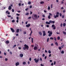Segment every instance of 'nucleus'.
Segmentation results:
<instances>
[{
    "instance_id": "nucleus-1",
    "label": "nucleus",
    "mask_w": 66,
    "mask_h": 66,
    "mask_svg": "<svg viewBox=\"0 0 66 66\" xmlns=\"http://www.w3.org/2000/svg\"><path fill=\"white\" fill-rule=\"evenodd\" d=\"M24 47H23V49L24 50H25L26 49H27V50H29V46L25 44L24 45Z\"/></svg>"
},
{
    "instance_id": "nucleus-2",
    "label": "nucleus",
    "mask_w": 66,
    "mask_h": 66,
    "mask_svg": "<svg viewBox=\"0 0 66 66\" xmlns=\"http://www.w3.org/2000/svg\"><path fill=\"white\" fill-rule=\"evenodd\" d=\"M37 17V15L36 14H35L34 15V16H32V18L34 19V20H36V18Z\"/></svg>"
},
{
    "instance_id": "nucleus-3",
    "label": "nucleus",
    "mask_w": 66,
    "mask_h": 66,
    "mask_svg": "<svg viewBox=\"0 0 66 66\" xmlns=\"http://www.w3.org/2000/svg\"><path fill=\"white\" fill-rule=\"evenodd\" d=\"M39 58L37 60H36V58L34 59V61H35V62L36 63H37L39 61Z\"/></svg>"
},
{
    "instance_id": "nucleus-4",
    "label": "nucleus",
    "mask_w": 66,
    "mask_h": 66,
    "mask_svg": "<svg viewBox=\"0 0 66 66\" xmlns=\"http://www.w3.org/2000/svg\"><path fill=\"white\" fill-rule=\"evenodd\" d=\"M43 36H46V32H45V31H43Z\"/></svg>"
},
{
    "instance_id": "nucleus-5",
    "label": "nucleus",
    "mask_w": 66,
    "mask_h": 66,
    "mask_svg": "<svg viewBox=\"0 0 66 66\" xmlns=\"http://www.w3.org/2000/svg\"><path fill=\"white\" fill-rule=\"evenodd\" d=\"M52 32L51 31L48 34V36H51L52 35Z\"/></svg>"
},
{
    "instance_id": "nucleus-6",
    "label": "nucleus",
    "mask_w": 66,
    "mask_h": 66,
    "mask_svg": "<svg viewBox=\"0 0 66 66\" xmlns=\"http://www.w3.org/2000/svg\"><path fill=\"white\" fill-rule=\"evenodd\" d=\"M59 15H56V16L55 15L54 16V18H57V17H59Z\"/></svg>"
},
{
    "instance_id": "nucleus-7",
    "label": "nucleus",
    "mask_w": 66,
    "mask_h": 66,
    "mask_svg": "<svg viewBox=\"0 0 66 66\" xmlns=\"http://www.w3.org/2000/svg\"><path fill=\"white\" fill-rule=\"evenodd\" d=\"M10 29L12 32H15V30H14V29L13 28H11Z\"/></svg>"
},
{
    "instance_id": "nucleus-8",
    "label": "nucleus",
    "mask_w": 66,
    "mask_h": 66,
    "mask_svg": "<svg viewBox=\"0 0 66 66\" xmlns=\"http://www.w3.org/2000/svg\"><path fill=\"white\" fill-rule=\"evenodd\" d=\"M19 65V63L18 62H17L15 63V65L16 66H18V65Z\"/></svg>"
},
{
    "instance_id": "nucleus-9",
    "label": "nucleus",
    "mask_w": 66,
    "mask_h": 66,
    "mask_svg": "<svg viewBox=\"0 0 66 66\" xmlns=\"http://www.w3.org/2000/svg\"><path fill=\"white\" fill-rule=\"evenodd\" d=\"M26 27H27V28H29V27H30V24H28L26 25Z\"/></svg>"
},
{
    "instance_id": "nucleus-10",
    "label": "nucleus",
    "mask_w": 66,
    "mask_h": 66,
    "mask_svg": "<svg viewBox=\"0 0 66 66\" xmlns=\"http://www.w3.org/2000/svg\"><path fill=\"white\" fill-rule=\"evenodd\" d=\"M37 49V46H34V49L35 50H36V49Z\"/></svg>"
},
{
    "instance_id": "nucleus-11",
    "label": "nucleus",
    "mask_w": 66,
    "mask_h": 66,
    "mask_svg": "<svg viewBox=\"0 0 66 66\" xmlns=\"http://www.w3.org/2000/svg\"><path fill=\"white\" fill-rule=\"evenodd\" d=\"M20 57H22L23 56V54H21L20 55Z\"/></svg>"
},
{
    "instance_id": "nucleus-12",
    "label": "nucleus",
    "mask_w": 66,
    "mask_h": 66,
    "mask_svg": "<svg viewBox=\"0 0 66 66\" xmlns=\"http://www.w3.org/2000/svg\"><path fill=\"white\" fill-rule=\"evenodd\" d=\"M8 9L9 10H11V9H12V7L11 6H9Z\"/></svg>"
},
{
    "instance_id": "nucleus-13",
    "label": "nucleus",
    "mask_w": 66,
    "mask_h": 66,
    "mask_svg": "<svg viewBox=\"0 0 66 66\" xmlns=\"http://www.w3.org/2000/svg\"><path fill=\"white\" fill-rule=\"evenodd\" d=\"M19 32V29H17L16 31V33H18Z\"/></svg>"
},
{
    "instance_id": "nucleus-14",
    "label": "nucleus",
    "mask_w": 66,
    "mask_h": 66,
    "mask_svg": "<svg viewBox=\"0 0 66 66\" xmlns=\"http://www.w3.org/2000/svg\"><path fill=\"white\" fill-rule=\"evenodd\" d=\"M10 42L8 40H6V44H9Z\"/></svg>"
},
{
    "instance_id": "nucleus-15",
    "label": "nucleus",
    "mask_w": 66,
    "mask_h": 66,
    "mask_svg": "<svg viewBox=\"0 0 66 66\" xmlns=\"http://www.w3.org/2000/svg\"><path fill=\"white\" fill-rule=\"evenodd\" d=\"M63 33L64 35H66V32H65L63 31Z\"/></svg>"
},
{
    "instance_id": "nucleus-16",
    "label": "nucleus",
    "mask_w": 66,
    "mask_h": 66,
    "mask_svg": "<svg viewBox=\"0 0 66 66\" xmlns=\"http://www.w3.org/2000/svg\"><path fill=\"white\" fill-rule=\"evenodd\" d=\"M38 33L40 35H42V33L40 32H38Z\"/></svg>"
},
{
    "instance_id": "nucleus-17",
    "label": "nucleus",
    "mask_w": 66,
    "mask_h": 66,
    "mask_svg": "<svg viewBox=\"0 0 66 66\" xmlns=\"http://www.w3.org/2000/svg\"><path fill=\"white\" fill-rule=\"evenodd\" d=\"M55 25L53 24L52 25V28H53L55 27Z\"/></svg>"
},
{
    "instance_id": "nucleus-18",
    "label": "nucleus",
    "mask_w": 66,
    "mask_h": 66,
    "mask_svg": "<svg viewBox=\"0 0 66 66\" xmlns=\"http://www.w3.org/2000/svg\"><path fill=\"white\" fill-rule=\"evenodd\" d=\"M46 24H50V23L48 21L46 22Z\"/></svg>"
},
{
    "instance_id": "nucleus-19",
    "label": "nucleus",
    "mask_w": 66,
    "mask_h": 66,
    "mask_svg": "<svg viewBox=\"0 0 66 66\" xmlns=\"http://www.w3.org/2000/svg\"><path fill=\"white\" fill-rule=\"evenodd\" d=\"M55 44L57 46H58V43L56 42L55 43Z\"/></svg>"
},
{
    "instance_id": "nucleus-20",
    "label": "nucleus",
    "mask_w": 66,
    "mask_h": 66,
    "mask_svg": "<svg viewBox=\"0 0 66 66\" xmlns=\"http://www.w3.org/2000/svg\"><path fill=\"white\" fill-rule=\"evenodd\" d=\"M63 26L64 27H65V26H66V23H63Z\"/></svg>"
},
{
    "instance_id": "nucleus-21",
    "label": "nucleus",
    "mask_w": 66,
    "mask_h": 66,
    "mask_svg": "<svg viewBox=\"0 0 66 66\" xmlns=\"http://www.w3.org/2000/svg\"><path fill=\"white\" fill-rule=\"evenodd\" d=\"M23 65H26V62H23Z\"/></svg>"
},
{
    "instance_id": "nucleus-22",
    "label": "nucleus",
    "mask_w": 66,
    "mask_h": 66,
    "mask_svg": "<svg viewBox=\"0 0 66 66\" xmlns=\"http://www.w3.org/2000/svg\"><path fill=\"white\" fill-rule=\"evenodd\" d=\"M44 2L43 1H42L41 2H40V4H44Z\"/></svg>"
},
{
    "instance_id": "nucleus-23",
    "label": "nucleus",
    "mask_w": 66,
    "mask_h": 66,
    "mask_svg": "<svg viewBox=\"0 0 66 66\" xmlns=\"http://www.w3.org/2000/svg\"><path fill=\"white\" fill-rule=\"evenodd\" d=\"M61 53L62 54H64V51H62L61 52Z\"/></svg>"
},
{
    "instance_id": "nucleus-24",
    "label": "nucleus",
    "mask_w": 66,
    "mask_h": 66,
    "mask_svg": "<svg viewBox=\"0 0 66 66\" xmlns=\"http://www.w3.org/2000/svg\"><path fill=\"white\" fill-rule=\"evenodd\" d=\"M48 19H50V18H51V16H50V15H49L48 16Z\"/></svg>"
},
{
    "instance_id": "nucleus-25",
    "label": "nucleus",
    "mask_w": 66,
    "mask_h": 66,
    "mask_svg": "<svg viewBox=\"0 0 66 66\" xmlns=\"http://www.w3.org/2000/svg\"><path fill=\"white\" fill-rule=\"evenodd\" d=\"M52 21L51 20H50L49 21V22L50 23H50H52Z\"/></svg>"
},
{
    "instance_id": "nucleus-26",
    "label": "nucleus",
    "mask_w": 66,
    "mask_h": 66,
    "mask_svg": "<svg viewBox=\"0 0 66 66\" xmlns=\"http://www.w3.org/2000/svg\"><path fill=\"white\" fill-rule=\"evenodd\" d=\"M31 42L32 43H33V38H31Z\"/></svg>"
},
{
    "instance_id": "nucleus-27",
    "label": "nucleus",
    "mask_w": 66,
    "mask_h": 66,
    "mask_svg": "<svg viewBox=\"0 0 66 66\" xmlns=\"http://www.w3.org/2000/svg\"><path fill=\"white\" fill-rule=\"evenodd\" d=\"M31 2L29 1L28 2V4H31Z\"/></svg>"
},
{
    "instance_id": "nucleus-28",
    "label": "nucleus",
    "mask_w": 66,
    "mask_h": 66,
    "mask_svg": "<svg viewBox=\"0 0 66 66\" xmlns=\"http://www.w3.org/2000/svg\"><path fill=\"white\" fill-rule=\"evenodd\" d=\"M60 37H58L57 38V40H60Z\"/></svg>"
},
{
    "instance_id": "nucleus-29",
    "label": "nucleus",
    "mask_w": 66,
    "mask_h": 66,
    "mask_svg": "<svg viewBox=\"0 0 66 66\" xmlns=\"http://www.w3.org/2000/svg\"><path fill=\"white\" fill-rule=\"evenodd\" d=\"M54 39L55 40H56V38L55 37H54Z\"/></svg>"
},
{
    "instance_id": "nucleus-30",
    "label": "nucleus",
    "mask_w": 66,
    "mask_h": 66,
    "mask_svg": "<svg viewBox=\"0 0 66 66\" xmlns=\"http://www.w3.org/2000/svg\"><path fill=\"white\" fill-rule=\"evenodd\" d=\"M49 38H48L47 40V42H49Z\"/></svg>"
},
{
    "instance_id": "nucleus-31",
    "label": "nucleus",
    "mask_w": 66,
    "mask_h": 66,
    "mask_svg": "<svg viewBox=\"0 0 66 66\" xmlns=\"http://www.w3.org/2000/svg\"><path fill=\"white\" fill-rule=\"evenodd\" d=\"M60 26L61 27H62V26H63V23H61V24Z\"/></svg>"
},
{
    "instance_id": "nucleus-32",
    "label": "nucleus",
    "mask_w": 66,
    "mask_h": 66,
    "mask_svg": "<svg viewBox=\"0 0 66 66\" xmlns=\"http://www.w3.org/2000/svg\"><path fill=\"white\" fill-rule=\"evenodd\" d=\"M15 22V21L14 20H13L12 21V22L14 23V22Z\"/></svg>"
},
{
    "instance_id": "nucleus-33",
    "label": "nucleus",
    "mask_w": 66,
    "mask_h": 66,
    "mask_svg": "<svg viewBox=\"0 0 66 66\" xmlns=\"http://www.w3.org/2000/svg\"><path fill=\"white\" fill-rule=\"evenodd\" d=\"M59 50H62V48L60 47H59Z\"/></svg>"
},
{
    "instance_id": "nucleus-34",
    "label": "nucleus",
    "mask_w": 66,
    "mask_h": 66,
    "mask_svg": "<svg viewBox=\"0 0 66 66\" xmlns=\"http://www.w3.org/2000/svg\"><path fill=\"white\" fill-rule=\"evenodd\" d=\"M64 45H63L61 46V48H63L64 47Z\"/></svg>"
},
{
    "instance_id": "nucleus-35",
    "label": "nucleus",
    "mask_w": 66,
    "mask_h": 66,
    "mask_svg": "<svg viewBox=\"0 0 66 66\" xmlns=\"http://www.w3.org/2000/svg\"><path fill=\"white\" fill-rule=\"evenodd\" d=\"M50 39H52V40H53V38L52 37H51L50 38Z\"/></svg>"
},
{
    "instance_id": "nucleus-36",
    "label": "nucleus",
    "mask_w": 66,
    "mask_h": 66,
    "mask_svg": "<svg viewBox=\"0 0 66 66\" xmlns=\"http://www.w3.org/2000/svg\"><path fill=\"white\" fill-rule=\"evenodd\" d=\"M59 15L60 16H62V13H59Z\"/></svg>"
},
{
    "instance_id": "nucleus-37",
    "label": "nucleus",
    "mask_w": 66,
    "mask_h": 66,
    "mask_svg": "<svg viewBox=\"0 0 66 66\" xmlns=\"http://www.w3.org/2000/svg\"><path fill=\"white\" fill-rule=\"evenodd\" d=\"M48 53H51V51L50 50H49L48 51Z\"/></svg>"
},
{
    "instance_id": "nucleus-38",
    "label": "nucleus",
    "mask_w": 66,
    "mask_h": 66,
    "mask_svg": "<svg viewBox=\"0 0 66 66\" xmlns=\"http://www.w3.org/2000/svg\"><path fill=\"white\" fill-rule=\"evenodd\" d=\"M48 10H50V6H48Z\"/></svg>"
},
{
    "instance_id": "nucleus-39",
    "label": "nucleus",
    "mask_w": 66,
    "mask_h": 66,
    "mask_svg": "<svg viewBox=\"0 0 66 66\" xmlns=\"http://www.w3.org/2000/svg\"><path fill=\"white\" fill-rule=\"evenodd\" d=\"M56 28V27H55V26L54 27H53V29L54 30H55Z\"/></svg>"
},
{
    "instance_id": "nucleus-40",
    "label": "nucleus",
    "mask_w": 66,
    "mask_h": 66,
    "mask_svg": "<svg viewBox=\"0 0 66 66\" xmlns=\"http://www.w3.org/2000/svg\"><path fill=\"white\" fill-rule=\"evenodd\" d=\"M62 18H64V15H62Z\"/></svg>"
},
{
    "instance_id": "nucleus-41",
    "label": "nucleus",
    "mask_w": 66,
    "mask_h": 66,
    "mask_svg": "<svg viewBox=\"0 0 66 66\" xmlns=\"http://www.w3.org/2000/svg\"><path fill=\"white\" fill-rule=\"evenodd\" d=\"M51 46H54V45L53 44V43H52L51 44Z\"/></svg>"
},
{
    "instance_id": "nucleus-42",
    "label": "nucleus",
    "mask_w": 66,
    "mask_h": 66,
    "mask_svg": "<svg viewBox=\"0 0 66 66\" xmlns=\"http://www.w3.org/2000/svg\"><path fill=\"white\" fill-rule=\"evenodd\" d=\"M16 19L17 20H19V17H18V16H17Z\"/></svg>"
},
{
    "instance_id": "nucleus-43",
    "label": "nucleus",
    "mask_w": 66,
    "mask_h": 66,
    "mask_svg": "<svg viewBox=\"0 0 66 66\" xmlns=\"http://www.w3.org/2000/svg\"><path fill=\"white\" fill-rule=\"evenodd\" d=\"M52 23L53 24H54V23H55V21H52Z\"/></svg>"
},
{
    "instance_id": "nucleus-44",
    "label": "nucleus",
    "mask_w": 66,
    "mask_h": 66,
    "mask_svg": "<svg viewBox=\"0 0 66 66\" xmlns=\"http://www.w3.org/2000/svg\"><path fill=\"white\" fill-rule=\"evenodd\" d=\"M16 15H17V16H20V14H18V13H17L16 14Z\"/></svg>"
},
{
    "instance_id": "nucleus-45",
    "label": "nucleus",
    "mask_w": 66,
    "mask_h": 66,
    "mask_svg": "<svg viewBox=\"0 0 66 66\" xmlns=\"http://www.w3.org/2000/svg\"><path fill=\"white\" fill-rule=\"evenodd\" d=\"M46 27L47 28H49V25H46Z\"/></svg>"
},
{
    "instance_id": "nucleus-46",
    "label": "nucleus",
    "mask_w": 66,
    "mask_h": 66,
    "mask_svg": "<svg viewBox=\"0 0 66 66\" xmlns=\"http://www.w3.org/2000/svg\"><path fill=\"white\" fill-rule=\"evenodd\" d=\"M32 60V59L30 57L29 59V60L30 61H31V60Z\"/></svg>"
},
{
    "instance_id": "nucleus-47",
    "label": "nucleus",
    "mask_w": 66,
    "mask_h": 66,
    "mask_svg": "<svg viewBox=\"0 0 66 66\" xmlns=\"http://www.w3.org/2000/svg\"><path fill=\"white\" fill-rule=\"evenodd\" d=\"M14 9H12V12H14Z\"/></svg>"
},
{
    "instance_id": "nucleus-48",
    "label": "nucleus",
    "mask_w": 66,
    "mask_h": 66,
    "mask_svg": "<svg viewBox=\"0 0 66 66\" xmlns=\"http://www.w3.org/2000/svg\"><path fill=\"white\" fill-rule=\"evenodd\" d=\"M56 64V62L55 61H54V65H55Z\"/></svg>"
},
{
    "instance_id": "nucleus-49",
    "label": "nucleus",
    "mask_w": 66,
    "mask_h": 66,
    "mask_svg": "<svg viewBox=\"0 0 66 66\" xmlns=\"http://www.w3.org/2000/svg\"><path fill=\"white\" fill-rule=\"evenodd\" d=\"M50 15V16H52V14H51V13H49Z\"/></svg>"
},
{
    "instance_id": "nucleus-50",
    "label": "nucleus",
    "mask_w": 66,
    "mask_h": 66,
    "mask_svg": "<svg viewBox=\"0 0 66 66\" xmlns=\"http://www.w3.org/2000/svg\"><path fill=\"white\" fill-rule=\"evenodd\" d=\"M52 6H53V5L52 4H51V8H52Z\"/></svg>"
},
{
    "instance_id": "nucleus-51",
    "label": "nucleus",
    "mask_w": 66,
    "mask_h": 66,
    "mask_svg": "<svg viewBox=\"0 0 66 66\" xmlns=\"http://www.w3.org/2000/svg\"><path fill=\"white\" fill-rule=\"evenodd\" d=\"M51 65V66H53V62L52 63Z\"/></svg>"
},
{
    "instance_id": "nucleus-52",
    "label": "nucleus",
    "mask_w": 66,
    "mask_h": 66,
    "mask_svg": "<svg viewBox=\"0 0 66 66\" xmlns=\"http://www.w3.org/2000/svg\"><path fill=\"white\" fill-rule=\"evenodd\" d=\"M9 12V11H8V10L7 11H6V14L7 13H8V12Z\"/></svg>"
},
{
    "instance_id": "nucleus-53",
    "label": "nucleus",
    "mask_w": 66,
    "mask_h": 66,
    "mask_svg": "<svg viewBox=\"0 0 66 66\" xmlns=\"http://www.w3.org/2000/svg\"><path fill=\"white\" fill-rule=\"evenodd\" d=\"M43 56V57H44V56H45V54H43V55H42Z\"/></svg>"
},
{
    "instance_id": "nucleus-54",
    "label": "nucleus",
    "mask_w": 66,
    "mask_h": 66,
    "mask_svg": "<svg viewBox=\"0 0 66 66\" xmlns=\"http://www.w3.org/2000/svg\"><path fill=\"white\" fill-rule=\"evenodd\" d=\"M16 45H14V46H13V48H15V47H16Z\"/></svg>"
},
{
    "instance_id": "nucleus-55",
    "label": "nucleus",
    "mask_w": 66,
    "mask_h": 66,
    "mask_svg": "<svg viewBox=\"0 0 66 66\" xmlns=\"http://www.w3.org/2000/svg\"><path fill=\"white\" fill-rule=\"evenodd\" d=\"M7 60H8V59H7L6 58L5 59V61H7Z\"/></svg>"
},
{
    "instance_id": "nucleus-56",
    "label": "nucleus",
    "mask_w": 66,
    "mask_h": 66,
    "mask_svg": "<svg viewBox=\"0 0 66 66\" xmlns=\"http://www.w3.org/2000/svg\"><path fill=\"white\" fill-rule=\"evenodd\" d=\"M19 22V21L18 20H17L16 21V22H17V23H18Z\"/></svg>"
},
{
    "instance_id": "nucleus-57",
    "label": "nucleus",
    "mask_w": 66,
    "mask_h": 66,
    "mask_svg": "<svg viewBox=\"0 0 66 66\" xmlns=\"http://www.w3.org/2000/svg\"><path fill=\"white\" fill-rule=\"evenodd\" d=\"M7 17H10L12 16L11 15H7Z\"/></svg>"
},
{
    "instance_id": "nucleus-58",
    "label": "nucleus",
    "mask_w": 66,
    "mask_h": 66,
    "mask_svg": "<svg viewBox=\"0 0 66 66\" xmlns=\"http://www.w3.org/2000/svg\"><path fill=\"white\" fill-rule=\"evenodd\" d=\"M31 16H30L28 18V19H31Z\"/></svg>"
},
{
    "instance_id": "nucleus-59",
    "label": "nucleus",
    "mask_w": 66,
    "mask_h": 66,
    "mask_svg": "<svg viewBox=\"0 0 66 66\" xmlns=\"http://www.w3.org/2000/svg\"><path fill=\"white\" fill-rule=\"evenodd\" d=\"M29 15V13H26V15Z\"/></svg>"
},
{
    "instance_id": "nucleus-60",
    "label": "nucleus",
    "mask_w": 66,
    "mask_h": 66,
    "mask_svg": "<svg viewBox=\"0 0 66 66\" xmlns=\"http://www.w3.org/2000/svg\"><path fill=\"white\" fill-rule=\"evenodd\" d=\"M63 13H65V10H63Z\"/></svg>"
},
{
    "instance_id": "nucleus-61",
    "label": "nucleus",
    "mask_w": 66,
    "mask_h": 66,
    "mask_svg": "<svg viewBox=\"0 0 66 66\" xmlns=\"http://www.w3.org/2000/svg\"><path fill=\"white\" fill-rule=\"evenodd\" d=\"M40 65L41 66H44V65L43 64H41Z\"/></svg>"
},
{
    "instance_id": "nucleus-62",
    "label": "nucleus",
    "mask_w": 66,
    "mask_h": 66,
    "mask_svg": "<svg viewBox=\"0 0 66 66\" xmlns=\"http://www.w3.org/2000/svg\"><path fill=\"white\" fill-rule=\"evenodd\" d=\"M42 16L43 17H45V15H43Z\"/></svg>"
},
{
    "instance_id": "nucleus-63",
    "label": "nucleus",
    "mask_w": 66,
    "mask_h": 66,
    "mask_svg": "<svg viewBox=\"0 0 66 66\" xmlns=\"http://www.w3.org/2000/svg\"><path fill=\"white\" fill-rule=\"evenodd\" d=\"M18 49H19V50H20V49H21V47H18Z\"/></svg>"
},
{
    "instance_id": "nucleus-64",
    "label": "nucleus",
    "mask_w": 66,
    "mask_h": 66,
    "mask_svg": "<svg viewBox=\"0 0 66 66\" xmlns=\"http://www.w3.org/2000/svg\"><path fill=\"white\" fill-rule=\"evenodd\" d=\"M61 3H62V4H63L64 3V1H62L61 2Z\"/></svg>"
}]
</instances>
